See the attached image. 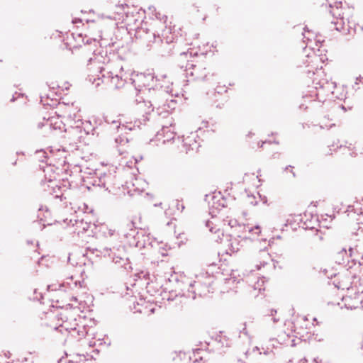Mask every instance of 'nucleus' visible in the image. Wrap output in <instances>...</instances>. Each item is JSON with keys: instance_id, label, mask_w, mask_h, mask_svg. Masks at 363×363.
Instances as JSON below:
<instances>
[{"instance_id": "nucleus-45", "label": "nucleus", "mask_w": 363, "mask_h": 363, "mask_svg": "<svg viewBox=\"0 0 363 363\" xmlns=\"http://www.w3.org/2000/svg\"><path fill=\"white\" fill-rule=\"evenodd\" d=\"M159 86L162 88L163 87L164 85L163 84H160Z\"/></svg>"}, {"instance_id": "nucleus-26", "label": "nucleus", "mask_w": 363, "mask_h": 363, "mask_svg": "<svg viewBox=\"0 0 363 363\" xmlns=\"http://www.w3.org/2000/svg\"><path fill=\"white\" fill-rule=\"evenodd\" d=\"M264 280L262 278L257 280V281L252 286V288L254 290L261 291L262 290H264Z\"/></svg>"}, {"instance_id": "nucleus-3", "label": "nucleus", "mask_w": 363, "mask_h": 363, "mask_svg": "<svg viewBox=\"0 0 363 363\" xmlns=\"http://www.w3.org/2000/svg\"><path fill=\"white\" fill-rule=\"evenodd\" d=\"M62 323L57 329L67 331L72 337L82 339L89 335L91 328L87 325V320L81 315L76 316L74 311L65 310L60 313Z\"/></svg>"}, {"instance_id": "nucleus-39", "label": "nucleus", "mask_w": 363, "mask_h": 363, "mask_svg": "<svg viewBox=\"0 0 363 363\" xmlns=\"http://www.w3.org/2000/svg\"><path fill=\"white\" fill-rule=\"evenodd\" d=\"M72 301H74L77 303L78 302V298L77 296H72Z\"/></svg>"}, {"instance_id": "nucleus-21", "label": "nucleus", "mask_w": 363, "mask_h": 363, "mask_svg": "<svg viewBox=\"0 0 363 363\" xmlns=\"http://www.w3.org/2000/svg\"><path fill=\"white\" fill-rule=\"evenodd\" d=\"M50 158L54 160H57L59 163L64 164L65 163V158L67 157V152L65 149H52L50 151Z\"/></svg>"}, {"instance_id": "nucleus-19", "label": "nucleus", "mask_w": 363, "mask_h": 363, "mask_svg": "<svg viewBox=\"0 0 363 363\" xmlns=\"http://www.w3.org/2000/svg\"><path fill=\"white\" fill-rule=\"evenodd\" d=\"M196 135L191 133L190 135L186 137L185 138L180 140V142L182 143V147L184 150L189 153L191 150H198L199 145L196 140Z\"/></svg>"}, {"instance_id": "nucleus-53", "label": "nucleus", "mask_w": 363, "mask_h": 363, "mask_svg": "<svg viewBox=\"0 0 363 363\" xmlns=\"http://www.w3.org/2000/svg\"><path fill=\"white\" fill-rule=\"evenodd\" d=\"M302 361L306 362V359H303L301 360V362H302Z\"/></svg>"}, {"instance_id": "nucleus-28", "label": "nucleus", "mask_w": 363, "mask_h": 363, "mask_svg": "<svg viewBox=\"0 0 363 363\" xmlns=\"http://www.w3.org/2000/svg\"><path fill=\"white\" fill-rule=\"evenodd\" d=\"M245 232L253 233L256 235H259V233H261L260 227L259 225H257L254 228L250 227V226H246V227H245Z\"/></svg>"}, {"instance_id": "nucleus-36", "label": "nucleus", "mask_w": 363, "mask_h": 363, "mask_svg": "<svg viewBox=\"0 0 363 363\" xmlns=\"http://www.w3.org/2000/svg\"><path fill=\"white\" fill-rule=\"evenodd\" d=\"M359 84H363V77L361 76L357 77L356 79L355 85H357Z\"/></svg>"}, {"instance_id": "nucleus-33", "label": "nucleus", "mask_w": 363, "mask_h": 363, "mask_svg": "<svg viewBox=\"0 0 363 363\" xmlns=\"http://www.w3.org/2000/svg\"><path fill=\"white\" fill-rule=\"evenodd\" d=\"M135 276L138 279H147V277L148 276V274H147V272L142 271L139 273L135 274Z\"/></svg>"}, {"instance_id": "nucleus-52", "label": "nucleus", "mask_w": 363, "mask_h": 363, "mask_svg": "<svg viewBox=\"0 0 363 363\" xmlns=\"http://www.w3.org/2000/svg\"><path fill=\"white\" fill-rule=\"evenodd\" d=\"M315 41H316L317 43H320V41L319 40H315Z\"/></svg>"}, {"instance_id": "nucleus-5", "label": "nucleus", "mask_w": 363, "mask_h": 363, "mask_svg": "<svg viewBox=\"0 0 363 363\" xmlns=\"http://www.w3.org/2000/svg\"><path fill=\"white\" fill-rule=\"evenodd\" d=\"M342 3H337L335 7H332L331 13L334 18L332 23L335 25V29L338 31L349 30L350 28V16L352 14V9L350 8L342 9L339 7Z\"/></svg>"}, {"instance_id": "nucleus-2", "label": "nucleus", "mask_w": 363, "mask_h": 363, "mask_svg": "<svg viewBox=\"0 0 363 363\" xmlns=\"http://www.w3.org/2000/svg\"><path fill=\"white\" fill-rule=\"evenodd\" d=\"M335 286L347 290V294L342 298L341 308L351 310L363 308V277H342Z\"/></svg>"}, {"instance_id": "nucleus-11", "label": "nucleus", "mask_w": 363, "mask_h": 363, "mask_svg": "<svg viewBox=\"0 0 363 363\" xmlns=\"http://www.w3.org/2000/svg\"><path fill=\"white\" fill-rule=\"evenodd\" d=\"M60 118H62L61 113L56 114V112L55 115L50 116L48 118L44 117L43 126L48 127L51 130H64L69 133V127L67 128H65L66 124Z\"/></svg>"}, {"instance_id": "nucleus-8", "label": "nucleus", "mask_w": 363, "mask_h": 363, "mask_svg": "<svg viewBox=\"0 0 363 363\" xmlns=\"http://www.w3.org/2000/svg\"><path fill=\"white\" fill-rule=\"evenodd\" d=\"M174 120L172 117L168 118L167 121L162 124V128L157 134V139L165 144L167 142L173 140L174 143H180V138L175 140V132L173 127Z\"/></svg>"}, {"instance_id": "nucleus-51", "label": "nucleus", "mask_w": 363, "mask_h": 363, "mask_svg": "<svg viewBox=\"0 0 363 363\" xmlns=\"http://www.w3.org/2000/svg\"><path fill=\"white\" fill-rule=\"evenodd\" d=\"M215 213V211H214L213 210H212V211L210 212V213Z\"/></svg>"}, {"instance_id": "nucleus-49", "label": "nucleus", "mask_w": 363, "mask_h": 363, "mask_svg": "<svg viewBox=\"0 0 363 363\" xmlns=\"http://www.w3.org/2000/svg\"><path fill=\"white\" fill-rule=\"evenodd\" d=\"M272 319H273L274 322H277V320L275 318H273Z\"/></svg>"}, {"instance_id": "nucleus-16", "label": "nucleus", "mask_w": 363, "mask_h": 363, "mask_svg": "<svg viewBox=\"0 0 363 363\" xmlns=\"http://www.w3.org/2000/svg\"><path fill=\"white\" fill-rule=\"evenodd\" d=\"M356 250L352 247L349 248V252L346 250L345 248H342L337 253V257L336 262L340 264H345L346 262H350V259H351L352 262L354 264L357 262V255Z\"/></svg>"}, {"instance_id": "nucleus-48", "label": "nucleus", "mask_w": 363, "mask_h": 363, "mask_svg": "<svg viewBox=\"0 0 363 363\" xmlns=\"http://www.w3.org/2000/svg\"><path fill=\"white\" fill-rule=\"evenodd\" d=\"M274 312L276 313H277V311H272V315H273V313H274Z\"/></svg>"}, {"instance_id": "nucleus-20", "label": "nucleus", "mask_w": 363, "mask_h": 363, "mask_svg": "<svg viewBox=\"0 0 363 363\" xmlns=\"http://www.w3.org/2000/svg\"><path fill=\"white\" fill-rule=\"evenodd\" d=\"M126 184L127 187L129 189V193H130L132 195L140 194L144 190L143 186H140L141 185H145L144 182L138 178H135L131 183L127 182Z\"/></svg>"}, {"instance_id": "nucleus-7", "label": "nucleus", "mask_w": 363, "mask_h": 363, "mask_svg": "<svg viewBox=\"0 0 363 363\" xmlns=\"http://www.w3.org/2000/svg\"><path fill=\"white\" fill-rule=\"evenodd\" d=\"M58 111L67 122L69 129L72 128L78 118L82 117L79 114L80 108L76 103L60 104Z\"/></svg>"}, {"instance_id": "nucleus-30", "label": "nucleus", "mask_w": 363, "mask_h": 363, "mask_svg": "<svg viewBox=\"0 0 363 363\" xmlns=\"http://www.w3.org/2000/svg\"><path fill=\"white\" fill-rule=\"evenodd\" d=\"M223 223L224 225H227L230 228H233L237 225V220L228 219V218H227V219H223Z\"/></svg>"}, {"instance_id": "nucleus-43", "label": "nucleus", "mask_w": 363, "mask_h": 363, "mask_svg": "<svg viewBox=\"0 0 363 363\" xmlns=\"http://www.w3.org/2000/svg\"><path fill=\"white\" fill-rule=\"evenodd\" d=\"M155 308H150V312H151L152 313H155Z\"/></svg>"}, {"instance_id": "nucleus-25", "label": "nucleus", "mask_w": 363, "mask_h": 363, "mask_svg": "<svg viewBox=\"0 0 363 363\" xmlns=\"http://www.w3.org/2000/svg\"><path fill=\"white\" fill-rule=\"evenodd\" d=\"M259 257L262 260L260 262V265H257V269H260L262 266L264 267L269 261H271V256L269 253L264 250L259 252Z\"/></svg>"}, {"instance_id": "nucleus-31", "label": "nucleus", "mask_w": 363, "mask_h": 363, "mask_svg": "<svg viewBox=\"0 0 363 363\" xmlns=\"http://www.w3.org/2000/svg\"><path fill=\"white\" fill-rule=\"evenodd\" d=\"M115 142L121 145H124L128 143V139L125 137L119 136L115 139Z\"/></svg>"}, {"instance_id": "nucleus-27", "label": "nucleus", "mask_w": 363, "mask_h": 363, "mask_svg": "<svg viewBox=\"0 0 363 363\" xmlns=\"http://www.w3.org/2000/svg\"><path fill=\"white\" fill-rule=\"evenodd\" d=\"M323 84H320V87L318 88V87H315V90H313L311 91V98H314L315 97L317 99V100L318 101H321V99H319V95L320 94V92L322 91V89H323Z\"/></svg>"}, {"instance_id": "nucleus-32", "label": "nucleus", "mask_w": 363, "mask_h": 363, "mask_svg": "<svg viewBox=\"0 0 363 363\" xmlns=\"http://www.w3.org/2000/svg\"><path fill=\"white\" fill-rule=\"evenodd\" d=\"M35 154L39 159H41L42 157H43L44 158H47V157H48V159L50 158V155L48 156L47 153L45 152H44L43 150L37 151Z\"/></svg>"}, {"instance_id": "nucleus-10", "label": "nucleus", "mask_w": 363, "mask_h": 363, "mask_svg": "<svg viewBox=\"0 0 363 363\" xmlns=\"http://www.w3.org/2000/svg\"><path fill=\"white\" fill-rule=\"evenodd\" d=\"M111 124L116 126L118 133H123L125 130H132L135 128H140L142 123L140 120H129L127 116L121 114L118 116L117 121H113Z\"/></svg>"}, {"instance_id": "nucleus-4", "label": "nucleus", "mask_w": 363, "mask_h": 363, "mask_svg": "<svg viewBox=\"0 0 363 363\" xmlns=\"http://www.w3.org/2000/svg\"><path fill=\"white\" fill-rule=\"evenodd\" d=\"M104 20L105 18L102 16H98L97 18L94 20L74 18L72 20V23H76L78 21L82 22L83 21H86L88 24L87 33L84 34V37H83L82 34H79V37L82 38L83 42L86 40V44H91V41L95 43L98 39L101 38V30L100 28L104 24Z\"/></svg>"}, {"instance_id": "nucleus-29", "label": "nucleus", "mask_w": 363, "mask_h": 363, "mask_svg": "<svg viewBox=\"0 0 363 363\" xmlns=\"http://www.w3.org/2000/svg\"><path fill=\"white\" fill-rule=\"evenodd\" d=\"M361 205L360 203L359 202H356L352 208H353V211H354L355 213H357V215H362L363 214V207H359V206Z\"/></svg>"}, {"instance_id": "nucleus-37", "label": "nucleus", "mask_w": 363, "mask_h": 363, "mask_svg": "<svg viewBox=\"0 0 363 363\" xmlns=\"http://www.w3.org/2000/svg\"><path fill=\"white\" fill-rule=\"evenodd\" d=\"M80 306L81 303H79V306L76 305L75 303H72V306L74 308V310L77 308V311H81L82 307Z\"/></svg>"}, {"instance_id": "nucleus-41", "label": "nucleus", "mask_w": 363, "mask_h": 363, "mask_svg": "<svg viewBox=\"0 0 363 363\" xmlns=\"http://www.w3.org/2000/svg\"><path fill=\"white\" fill-rule=\"evenodd\" d=\"M48 289L53 291V290H56L57 289L55 288L53 285H50V286H48Z\"/></svg>"}, {"instance_id": "nucleus-6", "label": "nucleus", "mask_w": 363, "mask_h": 363, "mask_svg": "<svg viewBox=\"0 0 363 363\" xmlns=\"http://www.w3.org/2000/svg\"><path fill=\"white\" fill-rule=\"evenodd\" d=\"M94 125L90 121H82L78 118L72 128L69 129V135L74 141H80L82 138L90 133L94 134Z\"/></svg>"}, {"instance_id": "nucleus-18", "label": "nucleus", "mask_w": 363, "mask_h": 363, "mask_svg": "<svg viewBox=\"0 0 363 363\" xmlns=\"http://www.w3.org/2000/svg\"><path fill=\"white\" fill-rule=\"evenodd\" d=\"M129 10L130 7L126 4L116 6L115 14L113 16H108L106 18L126 22L129 17Z\"/></svg>"}, {"instance_id": "nucleus-13", "label": "nucleus", "mask_w": 363, "mask_h": 363, "mask_svg": "<svg viewBox=\"0 0 363 363\" xmlns=\"http://www.w3.org/2000/svg\"><path fill=\"white\" fill-rule=\"evenodd\" d=\"M245 242V239L240 236L230 235L224 242V246L226 247V253L232 255L237 252L243 246Z\"/></svg>"}, {"instance_id": "nucleus-12", "label": "nucleus", "mask_w": 363, "mask_h": 363, "mask_svg": "<svg viewBox=\"0 0 363 363\" xmlns=\"http://www.w3.org/2000/svg\"><path fill=\"white\" fill-rule=\"evenodd\" d=\"M44 172L45 180L42 181V184L44 186V190L48 191L50 188L53 189L55 186H57V174L55 172L54 167L51 165H48L44 169Z\"/></svg>"}, {"instance_id": "nucleus-9", "label": "nucleus", "mask_w": 363, "mask_h": 363, "mask_svg": "<svg viewBox=\"0 0 363 363\" xmlns=\"http://www.w3.org/2000/svg\"><path fill=\"white\" fill-rule=\"evenodd\" d=\"M198 280L189 284L188 294L186 296L194 299L196 295L200 296H205L210 292L209 286L213 282L212 277H208V281L203 284L200 280V277H197Z\"/></svg>"}, {"instance_id": "nucleus-46", "label": "nucleus", "mask_w": 363, "mask_h": 363, "mask_svg": "<svg viewBox=\"0 0 363 363\" xmlns=\"http://www.w3.org/2000/svg\"><path fill=\"white\" fill-rule=\"evenodd\" d=\"M289 168H292V167L289 166V167H286V170H288Z\"/></svg>"}, {"instance_id": "nucleus-34", "label": "nucleus", "mask_w": 363, "mask_h": 363, "mask_svg": "<svg viewBox=\"0 0 363 363\" xmlns=\"http://www.w3.org/2000/svg\"><path fill=\"white\" fill-rule=\"evenodd\" d=\"M69 86H70V84H69V82H65L62 86L57 85V87L60 90L64 91V90H68L69 88Z\"/></svg>"}, {"instance_id": "nucleus-22", "label": "nucleus", "mask_w": 363, "mask_h": 363, "mask_svg": "<svg viewBox=\"0 0 363 363\" xmlns=\"http://www.w3.org/2000/svg\"><path fill=\"white\" fill-rule=\"evenodd\" d=\"M72 225L74 227L73 232L77 235H80L88 230L90 227V223L84 222L83 220H76Z\"/></svg>"}, {"instance_id": "nucleus-14", "label": "nucleus", "mask_w": 363, "mask_h": 363, "mask_svg": "<svg viewBox=\"0 0 363 363\" xmlns=\"http://www.w3.org/2000/svg\"><path fill=\"white\" fill-rule=\"evenodd\" d=\"M186 75L187 77H191L193 79L196 80H204L207 77L205 67L193 64L189 65L186 67Z\"/></svg>"}, {"instance_id": "nucleus-54", "label": "nucleus", "mask_w": 363, "mask_h": 363, "mask_svg": "<svg viewBox=\"0 0 363 363\" xmlns=\"http://www.w3.org/2000/svg\"><path fill=\"white\" fill-rule=\"evenodd\" d=\"M43 208H39V211H43Z\"/></svg>"}, {"instance_id": "nucleus-44", "label": "nucleus", "mask_w": 363, "mask_h": 363, "mask_svg": "<svg viewBox=\"0 0 363 363\" xmlns=\"http://www.w3.org/2000/svg\"><path fill=\"white\" fill-rule=\"evenodd\" d=\"M242 333L247 334L246 328H243Z\"/></svg>"}, {"instance_id": "nucleus-17", "label": "nucleus", "mask_w": 363, "mask_h": 363, "mask_svg": "<svg viewBox=\"0 0 363 363\" xmlns=\"http://www.w3.org/2000/svg\"><path fill=\"white\" fill-rule=\"evenodd\" d=\"M219 219L216 216H212L211 220H207L206 225L209 228V231L215 234V240L222 241V237L224 236L223 231L220 230L219 225Z\"/></svg>"}, {"instance_id": "nucleus-35", "label": "nucleus", "mask_w": 363, "mask_h": 363, "mask_svg": "<svg viewBox=\"0 0 363 363\" xmlns=\"http://www.w3.org/2000/svg\"><path fill=\"white\" fill-rule=\"evenodd\" d=\"M103 229L104 230L103 231V233H104L105 235H106V231L108 232V235L109 236L113 235V233H114V230H113L108 229L106 227H103Z\"/></svg>"}, {"instance_id": "nucleus-40", "label": "nucleus", "mask_w": 363, "mask_h": 363, "mask_svg": "<svg viewBox=\"0 0 363 363\" xmlns=\"http://www.w3.org/2000/svg\"><path fill=\"white\" fill-rule=\"evenodd\" d=\"M221 206L222 208L224 207V204L222 203V204H219L218 206L215 207L218 211H220L221 210V208H220L219 207Z\"/></svg>"}, {"instance_id": "nucleus-42", "label": "nucleus", "mask_w": 363, "mask_h": 363, "mask_svg": "<svg viewBox=\"0 0 363 363\" xmlns=\"http://www.w3.org/2000/svg\"><path fill=\"white\" fill-rule=\"evenodd\" d=\"M313 362H314L315 363H320V360L318 359V358L317 357V358H314V359H313Z\"/></svg>"}, {"instance_id": "nucleus-15", "label": "nucleus", "mask_w": 363, "mask_h": 363, "mask_svg": "<svg viewBox=\"0 0 363 363\" xmlns=\"http://www.w3.org/2000/svg\"><path fill=\"white\" fill-rule=\"evenodd\" d=\"M83 282L79 280H74L73 277L66 279V280L59 285V289L65 291H70L77 293L83 287Z\"/></svg>"}, {"instance_id": "nucleus-47", "label": "nucleus", "mask_w": 363, "mask_h": 363, "mask_svg": "<svg viewBox=\"0 0 363 363\" xmlns=\"http://www.w3.org/2000/svg\"><path fill=\"white\" fill-rule=\"evenodd\" d=\"M291 173H292V177H295V174H294V172L293 171H291Z\"/></svg>"}, {"instance_id": "nucleus-23", "label": "nucleus", "mask_w": 363, "mask_h": 363, "mask_svg": "<svg viewBox=\"0 0 363 363\" xmlns=\"http://www.w3.org/2000/svg\"><path fill=\"white\" fill-rule=\"evenodd\" d=\"M307 57L310 60V62H308V65H307V67H311V69H308L307 70L308 74H310L311 73H312L313 74H315V70L316 71L317 74H320V72H322L320 69H318V67H315L313 66L314 64L317 63L318 61L320 60V58L315 55L313 56H309L308 55Z\"/></svg>"}, {"instance_id": "nucleus-38", "label": "nucleus", "mask_w": 363, "mask_h": 363, "mask_svg": "<svg viewBox=\"0 0 363 363\" xmlns=\"http://www.w3.org/2000/svg\"><path fill=\"white\" fill-rule=\"evenodd\" d=\"M303 35V38L306 39V40H307V44L311 43V40L310 39V38L306 37L305 33Z\"/></svg>"}, {"instance_id": "nucleus-50", "label": "nucleus", "mask_w": 363, "mask_h": 363, "mask_svg": "<svg viewBox=\"0 0 363 363\" xmlns=\"http://www.w3.org/2000/svg\"><path fill=\"white\" fill-rule=\"evenodd\" d=\"M216 199V196H213V200H215Z\"/></svg>"}, {"instance_id": "nucleus-55", "label": "nucleus", "mask_w": 363, "mask_h": 363, "mask_svg": "<svg viewBox=\"0 0 363 363\" xmlns=\"http://www.w3.org/2000/svg\"><path fill=\"white\" fill-rule=\"evenodd\" d=\"M149 244H150V245L153 246L152 242H150Z\"/></svg>"}, {"instance_id": "nucleus-24", "label": "nucleus", "mask_w": 363, "mask_h": 363, "mask_svg": "<svg viewBox=\"0 0 363 363\" xmlns=\"http://www.w3.org/2000/svg\"><path fill=\"white\" fill-rule=\"evenodd\" d=\"M101 254L104 256H108L111 259H112V261L115 263H121V261L124 260L125 257L124 256H122L121 254L116 255L115 253L112 252V250L111 249L104 248L102 252H101Z\"/></svg>"}, {"instance_id": "nucleus-1", "label": "nucleus", "mask_w": 363, "mask_h": 363, "mask_svg": "<svg viewBox=\"0 0 363 363\" xmlns=\"http://www.w3.org/2000/svg\"><path fill=\"white\" fill-rule=\"evenodd\" d=\"M94 47H96L94 43ZM82 52L86 55L89 69L94 73H98V80L108 84L115 89H121L124 86L127 82L128 76L130 75V81L135 87L136 93L135 102L137 108L141 113H143V121L148 120L147 115L151 113L156 106L157 111L159 115L167 112L169 113L176 106V101L170 100L167 104H164L162 106L157 104L154 100L151 101L145 99L144 96L149 97L152 90L155 92V86H157L155 80V76L151 74L127 73L123 69V62L117 57L115 55H108L107 50L99 47L95 49L93 46L84 45L82 47Z\"/></svg>"}]
</instances>
